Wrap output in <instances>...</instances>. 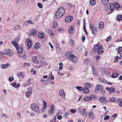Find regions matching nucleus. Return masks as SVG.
<instances>
[{
  "instance_id": "11",
  "label": "nucleus",
  "mask_w": 122,
  "mask_h": 122,
  "mask_svg": "<svg viewBox=\"0 0 122 122\" xmlns=\"http://www.w3.org/2000/svg\"><path fill=\"white\" fill-rule=\"evenodd\" d=\"M98 53L99 54H101L103 52L102 46H100L98 47L97 49Z\"/></svg>"
},
{
  "instance_id": "48",
  "label": "nucleus",
  "mask_w": 122,
  "mask_h": 122,
  "mask_svg": "<svg viewBox=\"0 0 122 122\" xmlns=\"http://www.w3.org/2000/svg\"><path fill=\"white\" fill-rule=\"evenodd\" d=\"M60 67L59 68V70L60 71L62 69V66H63V65L62 63H60L59 64V65Z\"/></svg>"
},
{
  "instance_id": "19",
  "label": "nucleus",
  "mask_w": 122,
  "mask_h": 122,
  "mask_svg": "<svg viewBox=\"0 0 122 122\" xmlns=\"http://www.w3.org/2000/svg\"><path fill=\"white\" fill-rule=\"evenodd\" d=\"M99 100L100 102L102 103H105L106 102V99L102 97H100Z\"/></svg>"
},
{
  "instance_id": "18",
  "label": "nucleus",
  "mask_w": 122,
  "mask_h": 122,
  "mask_svg": "<svg viewBox=\"0 0 122 122\" xmlns=\"http://www.w3.org/2000/svg\"><path fill=\"white\" fill-rule=\"evenodd\" d=\"M41 46L40 43L39 42L36 43L34 45V48L35 50H37L39 49Z\"/></svg>"
},
{
  "instance_id": "26",
  "label": "nucleus",
  "mask_w": 122,
  "mask_h": 122,
  "mask_svg": "<svg viewBox=\"0 0 122 122\" xmlns=\"http://www.w3.org/2000/svg\"><path fill=\"white\" fill-rule=\"evenodd\" d=\"M30 23L32 25L33 24V22L30 19L29 20H27V21H26L25 23V25H29Z\"/></svg>"
},
{
  "instance_id": "14",
  "label": "nucleus",
  "mask_w": 122,
  "mask_h": 122,
  "mask_svg": "<svg viewBox=\"0 0 122 122\" xmlns=\"http://www.w3.org/2000/svg\"><path fill=\"white\" fill-rule=\"evenodd\" d=\"M9 65V63H7L6 64H1L0 65V67L2 69H5L7 68Z\"/></svg>"
},
{
  "instance_id": "20",
  "label": "nucleus",
  "mask_w": 122,
  "mask_h": 122,
  "mask_svg": "<svg viewBox=\"0 0 122 122\" xmlns=\"http://www.w3.org/2000/svg\"><path fill=\"white\" fill-rule=\"evenodd\" d=\"M32 61L36 63H37L38 62V61L37 60V57L36 56H33L32 58Z\"/></svg>"
},
{
  "instance_id": "41",
  "label": "nucleus",
  "mask_w": 122,
  "mask_h": 122,
  "mask_svg": "<svg viewBox=\"0 0 122 122\" xmlns=\"http://www.w3.org/2000/svg\"><path fill=\"white\" fill-rule=\"evenodd\" d=\"M89 62V60L88 58H86L84 60L83 63L84 64H86L88 63Z\"/></svg>"
},
{
  "instance_id": "32",
  "label": "nucleus",
  "mask_w": 122,
  "mask_h": 122,
  "mask_svg": "<svg viewBox=\"0 0 122 122\" xmlns=\"http://www.w3.org/2000/svg\"><path fill=\"white\" fill-rule=\"evenodd\" d=\"M99 47V46L98 44H97L95 45L93 48V51L95 52H97V49H98Z\"/></svg>"
},
{
  "instance_id": "22",
  "label": "nucleus",
  "mask_w": 122,
  "mask_h": 122,
  "mask_svg": "<svg viewBox=\"0 0 122 122\" xmlns=\"http://www.w3.org/2000/svg\"><path fill=\"white\" fill-rule=\"evenodd\" d=\"M89 115L90 119H93L94 118L95 116L93 112H90L89 113Z\"/></svg>"
},
{
  "instance_id": "13",
  "label": "nucleus",
  "mask_w": 122,
  "mask_h": 122,
  "mask_svg": "<svg viewBox=\"0 0 122 122\" xmlns=\"http://www.w3.org/2000/svg\"><path fill=\"white\" fill-rule=\"evenodd\" d=\"M43 109H42V112H44L46 109V107H47V104L45 101L43 100Z\"/></svg>"
},
{
  "instance_id": "38",
  "label": "nucleus",
  "mask_w": 122,
  "mask_h": 122,
  "mask_svg": "<svg viewBox=\"0 0 122 122\" xmlns=\"http://www.w3.org/2000/svg\"><path fill=\"white\" fill-rule=\"evenodd\" d=\"M53 28H56L58 25L57 22L56 21H55L53 22Z\"/></svg>"
},
{
  "instance_id": "49",
  "label": "nucleus",
  "mask_w": 122,
  "mask_h": 122,
  "mask_svg": "<svg viewBox=\"0 0 122 122\" xmlns=\"http://www.w3.org/2000/svg\"><path fill=\"white\" fill-rule=\"evenodd\" d=\"M85 85L86 86H87L89 87L90 88L91 86V84L88 82H87L85 84Z\"/></svg>"
},
{
  "instance_id": "60",
  "label": "nucleus",
  "mask_w": 122,
  "mask_h": 122,
  "mask_svg": "<svg viewBox=\"0 0 122 122\" xmlns=\"http://www.w3.org/2000/svg\"><path fill=\"white\" fill-rule=\"evenodd\" d=\"M68 115V114L67 113H66L63 116V117L65 118H66Z\"/></svg>"
},
{
  "instance_id": "6",
  "label": "nucleus",
  "mask_w": 122,
  "mask_h": 122,
  "mask_svg": "<svg viewBox=\"0 0 122 122\" xmlns=\"http://www.w3.org/2000/svg\"><path fill=\"white\" fill-rule=\"evenodd\" d=\"M78 112L83 115H84L86 114V110L85 109H84L82 107H80L78 108Z\"/></svg>"
},
{
  "instance_id": "29",
  "label": "nucleus",
  "mask_w": 122,
  "mask_h": 122,
  "mask_svg": "<svg viewBox=\"0 0 122 122\" xmlns=\"http://www.w3.org/2000/svg\"><path fill=\"white\" fill-rule=\"evenodd\" d=\"M109 2V0H102V3L104 5H107Z\"/></svg>"
},
{
  "instance_id": "8",
  "label": "nucleus",
  "mask_w": 122,
  "mask_h": 122,
  "mask_svg": "<svg viewBox=\"0 0 122 122\" xmlns=\"http://www.w3.org/2000/svg\"><path fill=\"white\" fill-rule=\"evenodd\" d=\"M73 17L71 16H67L65 19V21L66 23L71 22L72 20Z\"/></svg>"
},
{
  "instance_id": "40",
  "label": "nucleus",
  "mask_w": 122,
  "mask_h": 122,
  "mask_svg": "<svg viewBox=\"0 0 122 122\" xmlns=\"http://www.w3.org/2000/svg\"><path fill=\"white\" fill-rule=\"evenodd\" d=\"M118 76V74L117 73H114L112 74V77L113 78H115Z\"/></svg>"
},
{
  "instance_id": "27",
  "label": "nucleus",
  "mask_w": 122,
  "mask_h": 122,
  "mask_svg": "<svg viewBox=\"0 0 122 122\" xmlns=\"http://www.w3.org/2000/svg\"><path fill=\"white\" fill-rule=\"evenodd\" d=\"M55 111L54 109V105H53L51 107V108L50 113H51V114L53 115Z\"/></svg>"
},
{
  "instance_id": "52",
  "label": "nucleus",
  "mask_w": 122,
  "mask_h": 122,
  "mask_svg": "<svg viewBox=\"0 0 122 122\" xmlns=\"http://www.w3.org/2000/svg\"><path fill=\"white\" fill-rule=\"evenodd\" d=\"M14 80V78L12 76H10L9 78V81L10 82H11L12 81H13Z\"/></svg>"
},
{
  "instance_id": "50",
  "label": "nucleus",
  "mask_w": 122,
  "mask_h": 122,
  "mask_svg": "<svg viewBox=\"0 0 122 122\" xmlns=\"http://www.w3.org/2000/svg\"><path fill=\"white\" fill-rule=\"evenodd\" d=\"M37 6L40 8H43V6L42 4L40 3H38L37 4Z\"/></svg>"
},
{
  "instance_id": "59",
  "label": "nucleus",
  "mask_w": 122,
  "mask_h": 122,
  "mask_svg": "<svg viewBox=\"0 0 122 122\" xmlns=\"http://www.w3.org/2000/svg\"><path fill=\"white\" fill-rule=\"evenodd\" d=\"M64 29L62 28L58 30L59 32H60L63 33L64 32Z\"/></svg>"
},
{
  "instance_id": "23",
  "label": "nucleus",
  "mask_w": 122,
  "mask_h": 122,
  "mask_svg": "<svg viewBox=\"0 0 122 122\" xmlns=\"http://www.w3.org/2000/svg\"><path fill=\"white\" fill-rule=\"evenodd\" d=\"M17 76L18 77L21 76L22 78H23L25 76L24 73L22 72H19L17 74Z\"/></svg>"
},
{
  "instance_id": "44",
  "label": "nucleus",
  "mask_w": 122,
  "mask_h": 122,
  "mask_svg": "<svg viewBox=\"0 0 122 122\" xmlns=\"http://www.w3.org/2000/svg\"><path fill=\"white\" fill-rule=\"evenodd\" d=\"M117 101L118 103V105L122 107V101H120V99H119L117 100Z\"/></svg>"
},
{
  "instance_id": "16",
  "label": "nucleus",
  "mask_w": 122,
  "mask_h": 122,
  "mask_svg": "<svg viewBox=\"0 0 122 122\" xmlns=\"http://www.w3.org/2000/svg\"><path fill=\"white\" fill-rule=\"evenodd\" d=\"M92 68L94 75L95 76H98V74L95 70L94 66H92Z\"/></svg>"
},
{
  "instance_id": "17",
  "label": "nucleus",
  "mask_w": 122,
  "mask_h": 122,
  "mask_svg": "<svg viewBox=\"0 0 122 122\" xmlns=\"http://www.w3.org/2000/svg\"><path fill=\"white\" fill-rule=\"evenodd\" d=\"M92 98L91 97L89 96H86L85 97L83 98L84 101H89L92 100Z\"/></svg>"
},
{
  "instance_id": "43",
  "label": "nucleus",
  "mask_w": 122,
  "mask_h": 122,
  "mask_svg": "<svg viewBox=\"0 0 122 122\" xmlns=\"http://www.w3.org/2000/svg\"><path fill=\"white\" fill-rule=\"evenodd\" d=\"M89 27L90 30L92 29H94V28H96L93 24L92 23H91L90 24Z\"/></svg>"
},
{
  "instance_id": "57",
  "label": "nucleus",
  "mask_w": 122,
  "mask_h": 122,
  "mask_svg": "<svg viewBox=\"0 0 122 122\" xmlns=\"http://www.w3.org/2000/svg\"><path fill=\"white\" fill-rule=\"evenodd\" d=\"M71 112L73 113H76V109H71Z\"/></svg>"
},
{
  "instance_id": "12",
  "label": "nucleus",
  "mask_w": 122,
  "mask_h": 122,
  "mask_svg": "<svg viewBox=\"0 0 122 122\" xmlns=\"http://www.w3.org/2000/svg\"><path fill=\"white\" fill-rule=\"evenodd\" d=\"M106 89L110 93H112L114 92L115 91V89L114 88L112 87L110 88L106 87Z\"/></svg>"
},
{
  "instance_id": "33",
  "label": "nucleus",
  "mask_w": 122,
  "mask_h": 122,
  "mask_svg": "<svg viewBox=\"0 0 122 122\" xmlns=\"http://www.w3.org/2000/svg\"><path fill=\"white\" fill-rule=\"evenodd\" d=\"M116 19L120 21L122 20V16L121 15H118L116 17Z\"/></svg>"
},
{
  "instance_id": "42",
  "label": "nucleus",
  "mask_w": 122,
  "mask_h": 122,
  "mask_svg": "<svg viewBox=\"0 0 122 122\" xmlns=\"http://www.w3.org/2000/svg\"><path fill=\"white\" fill-rule=\"evenodd\" d=\"M30 40H29L27 43V46L28 47H30L32 46L31 42Z\"/></svg>"
},
{
  "instance_id": "64",
  "label": "nucleus",
  "mask_w": 122,
  "mask_h": 122,
  "mask_svg": "<svg viewBox=\"0 0 122 122\" xmlns=\"http://www.w3.org/2000/svg\"><path fill=\"white\" fill-rule=\"evenodd\" d=\"M24 65L25 66H30V64L29 63H24Z\"/></svg>"
},
{
  "instance_id": "46",
  "label": "nucleus",
  "mask_w": 122,
  "mask_h": 122,
  "mask_svg": "<svg viewBox=\"0 0 122 122\" xmlns=\"http://www.w3.org/2000/svg\"><path fill=\"white\" fill-rule=\"evenodd\" d=\"M99 81L100 82L104 83L106 82L105 80L101 77L99 78Z\"/></svg>"
},
{
  "instance_id": "51",
  "label": "nucleus",
  "mask_w": 122,
  "mask_h": 122,
  "mask_svg": "<svg viewBox=\"0 0 122 122\" xmlns=\"http://www.w3.org/2000/svg\"><path fill=\"white\" fill-rule=\"evenodd\" d=\"M31 72L33 74H36V72L35 70L34 69H32L31 71Z\"/></svg>"
},
{
  "instance_id": "2",
  "label": "nucleus",
  "mask_w": 122,
  "mask_h": 122,
  "mask_svg": "<svg viewBox=\"0 0 122 122\" xmlns=\"http://www.w3.org/2000/svg\"><path fill=\"white\" fill-rule=\"evenodd\" d=\"M65 12L64 8L62 7L59 8L57 11L56 14V17L59 19L61 17Z\"/></svg>"
},
{
  "instance_id": "63",
  "label": "nucleus",
  "mask_w": 122,
  "mask_h": 122,
  "mask_svg": "<svg viewBox=\"0 0 122 122\" xmlns=\"http://www.w3.org/2000/svg\"><path fill=\"white\" fill-rule=\"evenodd\" d=\"M111 36H108L107 38L106 39V41L107 42L109 41L111 39Z\"/></svg>"
},
{
  "instance_id": "36",
  "label": "nucleus",
  "mask_w": 122,
  "mask_h": 122,
  "mask_svg": "<svg viewBox=\"0 0 122 122\" xmlns=\"http://www.w3.org/2000/svg\"><path fill=\"white\" fill-rule=\"evenodd\" d=\"M20 25H17L13 29V30L14 31H16L17 30H20Z\"/></svg>"
},
{
  "instance_id": "5",
  "label": "nucleus",
  "mask_w": 122,
  "mask_h": 122,
  "mask_svg": "<svg viewBox=\"0 0 122 122\" xmlns=\"http://www.w3.org/2000/svg\"><path fill=\"white\" fill-rule=\"evenodd\" d=\"M30 107L31 109L34 111L37 112L39 110V107L36 104H32L31 105Z\"/></svg>"
},
{
  "instance_id": "56",
  "label": "nucleus",
  "mask_w": 122,
  "mask_h": 122,
  "mask_svg": "<svg viewBox=\"0 0 122 122\" xmlns=\"http://www.w3.org/2000/svg\"><path fill=\"white\" fill-rule=\"evenodd\" d=\"M77 49L78 51L79 52L81 51V46H79L77 48Z\"/></svg>"
},
{
  "instance_id": "30",
  "label": "nucleus",
  "mask_w": 122,
  "mask_h": 122,
  "mask_svg": "<svg viewBox=\"0 0 122 122\" xmlns=\"http://www.w3.org/2000/svg\"><path fill=\"white\" fill-rule=\"evenodd\" d=\"M12 85L15 88H17L20 86V85L19 84H17L16 85V83L15 82H13L12 84Z\"/></svg>"
},
{
  "instance_id": "61",
  "label": "nucleus",
  "mask_w": 122,
  "mask_h": 122,
  "mask_svg": "<svg viewBox=\"0 0 122 122\" xmlns=\"http://www.w3.org/2000/svg\"><path fill=\"white\" fill-rule=\"evenodd\" d=\"M109 118V115H107L104 118V120H107Z\"/></svg>"
},
{
  "instance_id": "9",
  "label": "nucleus",
  "mask_w": 122,
  "mask_h": 122,
  "mask_svg": "<svg viewBox=\"0 0 122 122\" xmlns=\"http://www.w3.org/2000/svg\"><path fill=\"white\" fill-rule=\"evenodd\" d=\"M59 94L60 96L62 98H65V94L63 89H61L59 91Z\"/></svg>"
},
{
  "instance_id": "37",
  "label": "nucleus",
  "mask_w": 122,
  "mask_h": 122,
  "mask_svg": "<svg viewBox=\"0 0 122 122\" xmlns=\"http://www.w3.org/2000/svg\"><path fill=\"white\" fill-rule=\"evenodd\" d=\"M69 43L70 45L73 46L74 43V41L72 39H69Z\"/></svg>"
},
{
  "instance_id": "35",
  "label": "nucleus",
  "mask_w": 122,
  "mask_h": 122,
  "mask_svg": "<svg viewBox=\"0 0 122 122\" xmlns=\"http://www.w3.org/2000/svg\"><path fill=\"white\" fill-rule=\"evenodd\" d=\"M30 32L31 34L34 35L36 34V29H33L32 30H30Z\"/></svg>"
},
{
  "instance_id": "53",
  "label": "nucleus",
  "mask_w": 122,
  "mask_h": 122,
  "mask_svg": "<svg viewBox=\"0 0 122 122\" xmlns=\"http://www.w3.org/2000/svg\"><path fill=\"white\" fill-rule=\"evenodd\" d=\"M100 92L102 94H104L105 92V90L103 89V88L102 90H100Z\"/></svg>"
},
{
  "instance_id": "62",
  "label": "nucleus",
  "mask_w": 122,
  "mask_h": 122,
  "mask_svg": "<svg viewBox=\"0 0 122 122\" xmlns=\"http://www.w3.org/2000/svg\"><path fill=\"white\" fill-rule=\"evenodd\" d=\"M73 68V67L72 66H70L69 67V69L71 71H72Z\"/></svg>"
},
{
  "instance_id": "24",
  "label": "nucleus",
  "mask_w": 122,
  "mask_h": 122,
  "mask_svg": "<svg viewBox=\"0 0 122 122\" xmlns=\"http://www.w3.org/2000/svg\"><path fill=\"white\" fill-rule=\"evenodd\" d=\"M82 91L84 93H88L89 92V89L87 87H84L83 88Z\"/></svg>"
},
{
  "instance_id": "58",
  "label": "nucleus",
  "mask_w": 122,
  "mask_h": 122,
  "mask_svg": "<svg viewBox=\"0 0 122 122\" xmlns=\"http://www.w3.org/2000/svg\"><path fill=\"white\" fill-rule=\"evenodd\" d=\"M116 7L117 9H118L119 8L120 5L117 2L115 3Z\"/></svg>"
},
{
  "instance_id": "15",
  "label": "nucleus",
  "mask_w": 122,
  "mask_h": 122,
  "mask_svg": "<svg viewBox=\"0 0 122 122\" xmlns=\"http://www.w3.org/2000/svg\"><path fill=\"white\" fill-rule=\"evenodd\" d=\"M74 26L72 25L69 27L68 29V32L70 34H72L73 33V30L74 29Z\"/></svg>"
},
{
  "instance_id": "31",
  "label": "nucleus",
  "mask_w": 122,
  "mask_h": 122,
  "mask_svg": "<svg viewBox=\"0 0 122 122\" xmlns=\"http://www.w3.org/2000/svg\"><path fill=\"white\" fill-rule=\"evenodd\" d=\"M38 36L39 37L41 38H43L44 36L43 33L42 32H40L38 33Z\"/></svg>"
},
{
  "instance_id": "45",
  "label": "nucleus",
  "mask_w": 122,
  "mask_h": 122,
  "mask_svg": "<svg viewBox=\"0 0 122 122\" xmlns=\"http://www.w3.org/2000/svg\"><path fill=\"white\" fill-rule=\"evenodd\" d=\"M116 99L114 97H110L109 99V101L110 102H115L116 101Z\"/></svg>"
},
{
  "instance_id": "1",
  "label": "nucleus",
  "mask_w": 122,
  "mask_h": 122,
  "mask_svg": "<svg viewBox=\"0 0 122 122\" xmlns=\"http://www.w3.org/2000/svg\"><path fill=\"white\" fill-rule=\"evenodd\" d=\"M65 56L72 62L76 63L77 61V57L75 55L72 54L71 51L67 52L66 53Z\"/></svg>"
},
{
  "instance_id": "7",
  "label": "nucleus",
  "mask_w": 122,
  "mask_h": 122,
  "mask_svg": "<svg viewBox=\"0 0 122 122\" xmlns=\"http://www.w3.org/2000/svg\"><path fill=\"white\" fill-rule=\"evenodd\" d=\"M28 91L25 92V94L26 97H28L32 93V88L31 87L28 88Z\"/></svg>"
},
{
  "instance_id": "10",
  "label": "nucleus",
  "mask_w": 122,
  "mask_h": 122,
  "mask_svg": "<svg viewBox=\"0 0 122 122\" xmlns=\"http://www.w3.org/2000/svg\"><path fill=\"white\" fill-rule=\"evenodd\" d=\"M103 88L102 85L97 84L95 86V89L97 91H100Z\"/></svg>"
},
{
  "instance_id": "47",
  "label": "nucleus",
  "mask_w": 122,
  "mask_h": 122,
  "mask_svg": "<svg viewBox=\"0 0 122 122\" xmlns=\"http://www.w3.org/2000/svg\"><path fill=\"white\" fill-rule=\"evenodd\" d=\"M76 88L80 91L82 90L83 89L82 87L79 86H77L76 87Z\"/></svg>"
},
{
  "instance_id": "39",
  "label": "nucleus",
  "mask_w": 122,
  "mask_h": 122,
  "mask_svg": "<svg viewBox=\"0 0 122 122\" xmlns=\"http://www.w3.org/2000/svg\"><path fill=\"white\" fill-rule=\"evenodd\" d=\"M92 31V33L94 35H95L97 33V29L96 28L94 29H92L90 30Z\"/></svg>"
},
{
  "instance_id": "34",
  "label": "nucleus",
  "mask_w": 122,
  "mask_h": 122,
  "mask_svg": "<svg viewBox=\"0 0 122 122\" xmlns=\"http://www.w3.org/2000/svg\"><path fill=\"white\" fill-rule=\"evenodd\" d=\"M110 10H112L115 8V5L112 3H111L110 5Z\"/></svg>"
},
{
  "instance_id": "55",
  "label": "nucleus",
  "mask_w": 122,
  "mask_h": 122,
  "mask_svg": "<svg viewBox=\"0 0 122 122\" xmlns=\"http://www.w3.org/2000/svg\"><path fill=\"white\" fill-rule=\"evenodd\" d=\"M19 57L20 58L24 59L26 58L25 55L23 54L22 55H19Z\"/></svg>"
},
{
  "instance_id": "3",
  "label": "nucleus",
  "mask_w": 122,
  "mask_h": 122,
  "mask_svg": "<svg viewBox=\"0 0 122 122\" xmlns=\"http://www.w3.org/2000/svg\"><path fill=\"white\" fill-rule=\"evenodd\" d=\"M11 42L17 49V53L19 54H21L22 53L23 51V48L20 46L18 47L19 45L15 42L13 41H11Z\"/></svg>"
},
{
  "instance_id": "28",
  "label": "nucleus",
  "mask_w": 122,
  "mask_h": 122,
  "mask_svg": "<svg viewBox=\"0 0 122 122\" xmlns=\"http://www.w3.org/2000/svg\"><path fill=\"white\" fill-rule=\"evenodd\" d=\"M96 3V1L95 0H91L90 1V5L92 6L95 5Z\"/></svg>"
},
{
  "instance_id": "54",
  "label": "nucleus",
  "mask_w": 122,
  "mask_h": 122,
  "mask_svg": "<svg viewBox=\"0 0 122 122\" xmlns=\"http://www.w3.org/2000/svg\"><path fill=\"white\" fill-rule=\"evenodd\" d=\"M48 33L50 36H53V32L51 30H49L48 31Z\"/></svg>"
},
{
  "instance_id": "21",
  "label": "nucleus",
  "mask_w": 122,
  "mask_h": 122,
  "mask_svg": "<svg viewBox=\"0 0 122 122\" xmlns=\"http://www.w3.org/2000/svg\"><path fill=\"white\" fill-rule=\"evenodd\" d=\"M104 24L103 22H100L99 24V27L100 29L103 28L104 27Z\"/></svg>"
},
{
  "instance_id": "25",
  "label": "nucleus",
  "mask_w": 122,
  "mask_h": 122,
  "mask_svg": "<svg viewBox=\"0 0 122 122\" xmlns=\"http://www.w3.org/2000/svg\"><path fill=\"white\" fill-rule=\"evenodd\" d=\"M31 79L30 78L28 79L27 83H26L24 85V86H29L31 84Z\"/></svg>"
},
{
  "instance_id": "4",
  "label": "nucleus",
  "mask_w": 122,
  "mask_h": 122,
  "mask_svg": "<svg viewBox=\"0 0 122 122\" xmlns=\"http://www.w3.org/2000/svg\"><path fill=\"white\" fill-rule=\"evenodd\" d=\"M14 52L12 50L7 49L4 50L3 54L9 56H11L14 54Z\"/></svg>"
}]
</instances>
